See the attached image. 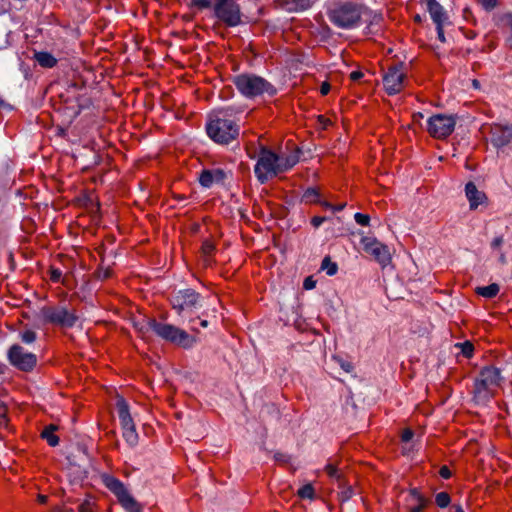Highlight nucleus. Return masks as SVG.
<instances>
[{
    "label": "nucleus",
    "mask_w": 512,
    "mask_h": 512,
    "mask_svg": "<svg viewBox=\"0 0 512 512\" xmlns=\"http://www.w3.org/2000/svg\"><path fill=\"white\" fill-rule=\"evenodd\" d=\"M415 21H417V22H420V21H421V18H420V16H419V15H417V16L415 17Z\"/></svg>",
    "instance_id": "nucleus-63"
},
{
    "label": "nucleus",
    "mask_w": 512,
    "mask_h": 512,
    "mask_svg": "<svg viewBox=\"0 0 512 512\" xmlns=\"http://www.w3.org/2000/svg\"><path fill=\"white\" fill-rule=\"evenodd\" d=\"M439 474L444 479H449L451 477V471L447 466H442L439 470Z\"/></svg>",
    "instance_id": "nucleus-48"
},
{
    "label": "nucleus",
    "mask_w": 512,
    "mask_h": 512,
    "mask_svg": "<svg viewBox=\"0 0 512 512\" xmlns=\"http://www.w3.org/2000/svg\"><path fill=\"white\" fill-rule=\"evenodd\" d=\"M190 328L194 332H199V326L206 328L208 326V321L203 319L200 321H197L195 318L189 319Z\"/></svg>",
    "instance_id": "nucleus-35"
},
{
    "label": "nucleus",
    "mask_w": 512,
    "mask_h": 512,
    "mask_svg": "<svg viewBox=\"0 0 512 512\" xmlns=\"http://www.w3.org/2000/svg\"><path fill=\"white\" fill-rule=\"evenodd\" d=\"M478 85H479L478 81H477V80H474V81H473V86H474V87H478Z\"/></svg>",
    "instance_id": "nucleus-61"
},
{
    "label": "nucleus",
    "mask_w": 512,
    "mask_h": 512,
    "mask_svg": "<svg viewBox=\"0 0 512 512\" xmlns=\"http://www.w3.org/2000/svg\"><path fill=\"white\" fill-rule=\"evenodd\" d=\"M56 430L57 426L51 424L46 426L41 433L42 438H44L52 447H55L59 444V438L54 434Z\"/></svg>",
    "instance_id": "nucleus-23"
},
{
    "label": "nucleus",
    "mask_w": 512,
    "mask_h": 512,
    "mask_svg": "<svg viewBox=\"0 0 512 512\" xmlns=\"http://www.w3.org/2000/svg\"><path fill=\"white\" fill-rule=\"evenodd\" d=\"M485 10L490 11L497 5V0H478Z\"/></svg>",
    "instance_id": "nucleus-40"
},
{
    "label": "nucleus",
    "mask_w": 512,
    "mask_h": 512,
    "mask_svg": "<svg viewBox=\"0 0 512 512\" xmlns=\"http://www.w3.org/2000/svg\"><path fill=\"white\" fill-rule=\"evenodd\" d=\"M279 155L261 145L258 161L254 167V173L261 184L266 183L270 178L280 174Z\"/></svg>",
    "instance_id": "nucleus-6"
},
{
    "label": "nucleus",
    "mask_w": 512,
    "mask_h": 512,
    "mask_svg": "<svg viewBox=\"0 0 512 512\" xmlns=\"http://www.w3.org/2000/svg\"><path fill=\"white\" fill-rule=\"evenodd\" d=\"M426 6L435 25L448 23L447 13L439 2L436 0H426Z\"/></svg>",
    "instance_id": "nucleus-17"
},
{
    "label": "nucleus",
    "mask_w": 512,
    "mask_h": 512,
    "mask_svg": "<svg viewBox=\"0 0 512 512\" xmlns=\"http://www.w3.org/2000/svg\"><path fill=\"white\" fill-rule=\"evenodd\" d=\"M503 243H504V238H503V236H502V235H500V236H496V237L492 240V242H491V248H492L493 250H498V249L502 246V244H503Z\"/></svg>",
    "instance_id": "nucleus-42"
},
{
    "label": "nucleus",
    "mask_w": 512,
    "mask_h": 512,
    "mask_svg": "<svg viewBox=\"0 0 512 512\" xmlns=\"http://www.w3.org/2000/svg\"><path fill=\"white\" fill-rule=\"evenodd\" d=\"M498 260H499V262H500L501 264H506V257H505V254H504V253H500V255H499V259H498Z\"/></svg>",
    "instance_id": "nucleus-56"
},
{
    "label": "nucleus",
    "mask_w": 512,
    "mask_h": 512,
    "mask_svg": "<svg viewBox=\"0 0 512 512\" xmlns=\"http://www.w3.org/2000/svg\"><path fill=\"white\" fill-rule=\"evenodd\" d=\"M233 83L238 91L247 98L267 94L274 96L276 88L264 78L254 74H240L234 77Z\"/></svg>",
    "instance_id": "nucleus-4"
},
{
    "label": "nucleus",
    "mask_w": 512,
    "mask_h": 512,
    "mask_svg": "<svg viewBox=\"0 0 512 512\" xmlns=\"http://www.w3.org/2000/svg\"><path fill=\"white\" fill-rule=\"evenodd\" d=\"M363 76H364V74H363L361 71H353V72L350 74V79H351L352 81H358V80H360Z\"/></svg>",
    "instance_id": "nucleus-52"
},
{
    "label": "nucleus",
    "mask_w": 512,
    "mask_h": 512,
    "mask_svg": "<svg viewBox=\"0 0 512 512\" xmlns=\"http://www.w3.org/2000/svg\"><path fill=\"white\" fill-rule=\"evenodd\" d=\"M435 501L440 508H445L450 504L451 499L448 493L440 492L436 494Z\"/></svg>",
    "instance_id": "nucleus-30"
},
{
    "label": "nucleus",
    "mask_w": 512,
    "mask_h": 512,
    "mask_svg": "<svg viewBox=\"0 0 512 512\" xmlns=\"http://www.w3.org/2000/svg\"><path fill=\"white\" fill-rule=\"evenodd\" d=\"M507 34H508V36H507L506 42L509 45V47L512 48V31L507 32Z\"/></svg>",
    "instance_id": "nucleus-55"
},
{
    "label": "nucleus",
    "mask_w": 512,
    "mask_h": 512,
    "mask_svg": "<svg viewBox=\"0 0 512 512\" xmlns=\"http://www.w3.org/2000/svg\"><path fill=\"white\" fill-rule=\"evenodd\" d=\"M500 291V286L497 283H492L488 286H481L475 289V292L484 298H494Z\"/></svg>",
    "instance_id": "nucleus-22"
},
{
    "label": "nucleus",
    "mask_w": 512,
    "mask_h": 512,
    "mask_svg": "<svg viewBox=\"0 0 512 512\" xmlns=\"http://www.w3.org/2000/svg\"><path fill=\"white\" fill-rule=\"evenodd\" d=\"M299 162L298 154H291L285 158L279 156V169L280 173L288 171Z\"/></svg>",
    "instance_id": "nucleus-24"
},
{
    "label": "nucleus",
    "mask_w": 512,
    "mask_h": 512,
    "mask_svg": "<svg viewBox=\"0 0 512 512\" xmlns=\"http://www.w3.org/2000/svg\"><path fill=\"white\" fill-rule=\"evenodd\" d=\"M36 332L33 330H25L20 333V339L26 344H31L36 340Z\"/></svg>",
    "instance_id": "nucleus-33"
},
{
    "label": "nucleus",
    "mask_w": 512,
    "mask_h": 512,
    "mask_svg": "<svg viewBox=\"0 0 512 512\" xmlns=\"http://www.w3.org/2000/svg\"><path fill=\"white\" fill-rule=\"evenodd\" d=\"M8 424L7 407L3 401L0 400V427H6Z\"/></svg>",
    "instance_id": "nucleus-36"
},
{
    "label": "nucleus",
    "mask_w": 512,
    "mask_h": 512,
    "mask_svg": "<svg viewBox=\"0 0 512 512\" xmlns=\"http://www.w3.org/2000/svg\"><path fill=\"white\" fill-rule=\"evenodd\" d=\"M202 250L205 255H210L214 250V246L209 242H205L202 246Z\"/></svg>",
    "instance_id": "nucleus-50"
},
{
    "label": "nucleus",
    "mask_w": 512,
    "mask_h": 512,
    "mask_svg": "<svg viewBox=\"0 0 512 512\" xmlns=\"http://www.w3.org/2000/svg\"><path fill=\"white\" fill-rule=\"evenodd\" d=\"M501 381V372L498 368L493 366L482 368L474 382L473 400L475 403L486 404L494 396V390Z\"/></svg>",
    "instance_id": "nucleus-3"
},
{
    "label": "nucleus",
    "mask_w": 512,
    "mask_h": 512,
    "mask_svg": "<svg viewBox=\"0 0 512 512\" xmlns=\"http://www.w3.org/2000/svg\"><path fill=\"white\" fill-rule=\"evenodd\" d=\"M316 282L312 279V277L305 278L303 282V287L306 290L313 289L315 287Z\"/></svg>",
    "instance_id": "nucleus-47"
},
{
    "label": "nucleus",
    "mask_w": 512,
    "mask_h": 512,
    "mask_svg": "<svg viewBox=\"0 0 512 512\" xmlns=\"http://www.w3.org/2000/svg\"><path fill=\"white\" fill-rule=\"evenodd\" d=\"M365 6L360 3L346 1L335 4L328 12L330 22L344 30H350L360 24Z\"/></svg>",
    "instance_id": "nucleus-2"
},
{
    "label": "nucleus",
    "mask_w": 512,
    "mask_h": 512,
    "mask_svg": "<svg viewBox=\"0 0 512 512\" xmlns=\"http://www.w3.org/2000/svg\"><path fill=\"white\" fill-rule=\"evenodd\" d=\"M339 364H340L341 368L347 373L351 372L354 368L350 362H346L343 360H339Z\"/></svg>",
    "instance_id": "nucleus-49"
},
{
    "label": "nucleus",
    "mask_w": 512,
    "mask_h": 512,
    "mask_svg": "<svg viewBox=\"0 0 512 512\" xmlns=\"http://www.w3.org/2000/svg\"><path fill=\"white\" fill-rule=\"evenodd\" d=\"M465 194L469 201L470 209H476L486 199L484 192L479 191L473 182H468L465 186Z\"/></svg>",
    "instance_id": "nucleus-18"
},
{
    "label": "nucleus",
    "mask_w": 512,
    "mask_h": 512,
    "mask_svg": "<svg viewBox=\"0 0 512 512\" xmlns=\"http://www.w3.org/2000/svg\"><path fill=\"white\" fill-rule=\"evenodd\" d=\"M102 481L107 489H109L116 497L121 506L127 512H142L141 505L128 492L125 485L117 478L104 474Z\"/></svg>",
    "instance_id": "nucleus-8"
},
{
    "label": "nucleus",
    "mask_w": 512,
    "mask_h": 512,
    "mask_svg": "<svg viewBox=\"0 0 512 512\" xmlns=\"http://www.w3.org/2000/svg\"><path fill=\"white\" fill-rule=\"evenodd\" d=\"M456 512H464V511H463V509L460 506H458L457 509H456Z\"/></svg>",
    "instance_id": "nucleus-62"
},
{
    "label": "nucleus",
    "mask_w": 512,
    "mask_h": 512,
    "mask_svg": "<svg viewBox=\"0 0 512 512\" xmlns=\"http://www.w3.org/2000/svg\"><path fill=\"white\" fill-rule=\"evenodd\" d=\"M364 250L372 255L382 267H386L391 261L389 248L375 239L364 240Z\"/></svg>",
    "instance_id": "nucleus-15"
},
{
    "label": "nucleus",
    "mask_w": 512,
    "mask_h": 512,
    "mask_svg": "<svg viewBox=\"0 0 512 512\" xmlns=\"http://www.w3.org/2000/svg\"><path fill=\"white\" fill-rule=\"evenodd\" d=\"M318 121L324 129L330 124V120L325 118L323 115L318 116Z\"/></svg>",
    "instance_id": "nucleus-53"
},
{
    "label": "nucleus",
    "mask_w": 512,
    "mask_h": 512,
    "mask_svg": "<svg viewBox=\"0 0 512 512\" xmlns=\"http://www.w3.org/2000/svg\"><path fill=\"white\" fill-rule=\"evenodd\" d=\"M251 159L255 158V154H248Z\"/></svg>",
    "instance_id": "nucleus-64"
},
{
    "label": "nucleus",
    "mask_w": 512,
    "mask_h": 512,
    "mask_svg": "<svg viewBox=\"0 0 512 512\" xmlns=\"http://www.w3.org/2000/svg\"><path fill=\"white\" fill-rule=\"evenodd\" d=\"M409 496L411 502H416L414 505L411 504L409 506L410 512H422L426 508L428 500L423 497L417 489L410 490Z\"/></svg>",
    "instance_id": "nucleus-20"
},
{
    "label": "nucleus",
    "mask_w": 512,
    "mask_h": 512,
    "mask_svg": "<svg viewBox=\"0 0 512 512\" xmlns=\"http://www.w3.org/2000/svg\"><path fill=\"white\" fill-rule=\"evenodd\" d=\"M298 496L302 499L313 500L315 498V491L312 484L308 483L301 487L298 492Z\"/></svg>",
    "instance_id": "nucleus-26"
},
{
    "label": "nucleus",
    "mask_w": 512,
    "mask_h": 512,
    "mask_svg": "<svg viewBox=\"0 0 512 512\" xmlns=\"http://www.w3.org/2000/svg\"><path fill=\"white\" fill-rule=\"evenodd\" d=\"M413 436H414V432L411 429L407 428L403 431V433L401 435V439L403 442L407 443L412 440Z\"/></svg>",
    "instance_id": "nucleus-44"
},
{
    "label": "nucleus",
    "mask_w": 512,
    "mask_h": 512,
    "mask_svg": "<svg viewBox=\"0 0 512 512\" xmlns=\"http://www.w3.org/2000/svg\"><path fill=\"white\" fill-rule=\"evenodd\" d=\"M62 276V272L60 269L52 268L50 272V279L53 282H59Z\"/></svg>",
    "instance_id": "nucleus-43"
},
{
    "label": "nucleus",
    "mask_w": 512,
    "mask_h": 512,
    "mask_svg": "<svg viewBox=\"0 0 512 512\" xmlns=\"http://www.w3.org/2000/svg\"><path fill=\"white\" fill-rule=\"evenodd\" d=\"M456 118L452 115L436 114L427 121V131L438 139L448 137L455 129Z\"/></svg>",
    "instance_id": "nucleus-11"
},
{
    "label": "nucleus",
    "mask_w": 512,
    "mask_h": 512,
    "mask_svg": "<svg viewBox=\"0 0 512 512\" xmlns=\"http://www.w3.org/2000/svg\"><path fill=\"white\" fill-rule=\"evenodd\" d=\"M457 346L461 348V353L463 354V356H465L466 358L472 357L474 346L471 342L465 341L463 343L457 344Z\"/></svg>",
    "instance_id": "nucleus-31"
},
{
    "label": "nucleus",
    "mask_w": 512,
    "mask_h": 512,
    "mask_svg": "<svg viewBox=\"0 0 512 512\" xmlns=\"http://www.w3.org/2000/svg\"><path fill=\"white\" fill-rule=\"evenodd\" d=\"M339 488L342 489V491L339 493V499L341 502L348 501L353 496V489L351 486H346L344 481L338 483Z\"/></svg>",
    "instance_id": "nucleus-29"
},
{
    "label": "nucleus",
    "mask_w": 512,
    "mask_h": 512,
    "mask_svg": "<svg viewBox=\"0 0 512 512\" xmlns=\"http://www.w3.org/2000/svg\"><path fill=\"white\" fill-rule=\"evenodd\" d=\"M123 430V438L125 441L132 447L136 446L138 444V434L136 432L135 427L131 428H125Z\"/></svg>",
    "instance_id": "nucleus-25"
},
{
    "label": "nucleus",
    "mask_w": 512,
    "mask_h": 512,
    "mask_svg": "<svg viewBox=\"0 0 512 512\" xmlns=\"http://www.w3.org/2000/svg\"><path fill=\"white\" fill-rule=\"evenodd\" d=\"M40 313L45 322L64 328L73 327L79 319L75 311L61 305L45 306Z\"/></svg>",
    "instance_id": "nucleus-9"
},
{
    "label": "nucleus",
    "mask_w": 512,
    "mask_h": 512,
    "mask_svg": "<svg viewBox=\"0 0 512 512\" xmlns=\"http://www.w3.org/2000/svg\"><path fill=\"white\" fill-rule=\"evenodd\" d=\"M39 499H40V501H41L42 503H44V502H46L47 497H46V496H42V495H41V496L39 497Z\"/></svg>",
    "instance_id": "nucleus-59"
},
{
    "label": "nucleus",
    "mask_w": 512,
    "mask_h": 512,
    "mask_svg": "<svg viewBox=\"0 0 512 512\" xmlns=\"http://www.w3.org/2000/svg\"><path fill=\"white\" fill-rule=\"evenodd\" d=\"M8 359L15 368L29 372L37 364V357L34 353L26 351L18 344L12 345L8 350Z\"/></svg>",
    "instance_id": "nucleus-12"
},
{
    "label": "nucleus",
    "mask_w": 512,
    "mask_h": 512,
    "mask_svg": "<svg viewBox=\"0 0 512 512\" xmlns=\"http://www.w3.org/2000/svg\"><path fill=\"white\" fill-rule=\"evenodd\" d=\"M201 296L193 289L179 290L171 298L173 309L181 317L185 316L186 312H191L193 309L201 306Z\"/></svg>",
    "instance_id": "nucleus-10"
},
{
    "label": "nucleus",
    "mask_w": 512,
    "mask_h": 512,
    "mask_svg": "<svg viewBox=\"0 0 512 512\" xmlns=\"http://www.w3.org/2000/svg\"><path fill=\"white\" fill-rule=\"evenodd\" d=\"M319 197L320 194L315 188H308L303 194V200L306 203H318L320 202Z\"/></svg>",
    "instance_id": "nucleus-28"
},
{
    "label": "nucleus",
    "mask_w": 512,
    "mask_h": 512,
    "mask_svg": "<svg viewBox=\"0 0 512 512\" xmlns=\"http://www.w3.org/2000/svg\"><path fill=\"white\" fill-rule=\"evenodd\" d=\"M34 59L41 67L44 68H52L57 63L56 58L52 54L44 51L35 52Z\"/></svg>",
    "instance_id": "nucleus-21"
},
{
    "label": "nucleus",
    "mask_w": 512,
    "mask_h": 512,
    "mask_svg": "<svg viewBox=\"0 0 512 512\" xmlns=\"http://www.w3.org/2000/svg\"><path fill=\"white\" fill-rule=\"evenodd\" d=\"M354 219H355L356 223L361 225V226H368L369 222H370L369 215L362 214V213H356L354 215Z\"/></svg>",
    "instance_id": "nucleus-37"
},
{
    "label": "nucleus",
    "mask_w": 512,
    "mask_h": 512,
    "mask_svg": "<svg viewBox=\"0 0 512 512\" xmlns=\"http://www.w3.org/2000/svg\"><path fill=\"white\" fill-rule=\"evenodd\" d=\"M405 77L406 74L402 69V65L389 67L388 71L383 77V84L386 92L389 95H395L399 93L403 88Z\"/></svg>",
    "instance_id": "nucleus-14"
},
{
    "label": "nucleus",
    "mask_w": 512,
    "mask_h": 512,
    "mask_svg": "<svg viewBox=\"0 0 512 512\" xmlns=\"http://www.w3.org/2000/svg\"><path fill=\"white\" fill-rule=\"evenodd\" d=\"M321 269L326 270L327 275L333 276L337 273L338 266L329 257H325L322 261Z\"/></svg>",
    "instance_id": "nucleus-27"
},
{
    "label": "nucleus",
    "mask_w": 512,
    "mask_h": 512,
    "mask_svg": "<svg viewBox=\"0 0 512 512\" xmlns=\"http://www.w3.org/2000/svg\"><path fill=\"white\" fill-rule=\"evenodd\" d=\"M117 410L122 429L135 427L134 421L129 411V406L123 398L118 399Z\"/></svg>",
    "instance_id": "nucleus-19"
},
{
    "label": "nucleus",
    "mask_w": 512,
    "mask_h": 512,
    "mask_svg": "<svg viewBox=\"0 0 512 512\" xmlns=\"http://www.w3.org/2000/svg\"><path fill=\"white\" fill-rule=\"evenodd\" d=\"M322 206L326 207V208H333V206L331 204H329L328 202H319Z\"/></svg>",
    "instance_id": "nucleus-58"
},
{
    "label": "nucleus",
    "mask_w": 512,
    "mask_h": 512,
    "mask_svg": "<svg viewBox=\"0 0 512 512\" xmlns=\"http://www.w3.org/2000/svg\"><path fill=\"white\" fill-rule=\"evenodd\" d=\"M500 25L505 30V33L512 31V14L503 15L500 19Z\"/></svg>",
    "instance_id": "nucleus-32"
},
{
    "label": "nucleus",
    "mask_w": 512,
    "mask_h": 512,
    "mask_svg": "<svg viewBox=\"0 0 512 512\" xmlns=\"http://www.w3.org/2000/svg\"><path fill=\"white\" fill-rule=\"evenodd\" d=\"M214 17L227 27H236L243 23L240 5L235 0H214Z\"/></svg>",
    "instance_id": "nucleus-7"
},
{
    "label": "nucleus",
    "mask_w": 512,
    "mask_h": 512,
    "mask_svg": "<svg viewBox=\"0 0 512 512\" xmlns=\"http://www.w3.org/2000/svg\"><path fill=\"white\" fill-rule=\"evenodd\" d=\"M79 512H92L89 503H83L79 506Z\"/></svg>",
    "instance_id": "nucleus-54"
},
{
    "label": "nucleus",
    "mask_w": 512,
    "mask_h": 512,
    "mask_svg": "<svg viewBox=\"0 0 512 512\" xmlns=\"http://www.w3.org/2000/svg\"><path fill=\"white\" fill-rule=\"evenodd\" d=\"M344 207H345V204H340L337 207H333V209L336 211H341L342 209H344Z\"/></svg>",
    "instance_id": "nucleus-57"
},
{
    "label": "nucleus",
    "mask_w": 512,
    "mask_h": 512,
    "mask_svg": "<svg viewBox=\"0 0 512 512\" xmlns=\"http://www.w3.org/2000/svg\"><path fill=\"white\" fill-rule=\"evenodd\" d=\"M444 25L445 24H436V31H437L438 39L443 43L446 42V38L444 35Z\"/></svg>",
    "instance_id": "nucleus-45"
},
{
    "label": "nucleus",
    "mask_w": 512,
    "mask_h": 512,
    "mask_svg": "<svg viewBox=\"0 0 512 512\" xmlns=\"http://www.w3.org/2000/svg\"><path fill=\"white\" fill-rule=\"evenodd\" d=\"M274 459H275V461H277L279 463L286 464L289 462L290 456L285 453H282V452H276L274 454Z\"/></svg>",
    "instance_id": "nucleus-41"
},
{
    "label": "nucleus",
    "mask_w": 512,
    "mask_h": 512,
    "mask_svg": "<svg viewBox=\"0 0 512 512\" xmlns=\"http://www.w3.org/2000/svg\"><path fill=\"white\" fill-rule=\"evenodd\" d=\"M191 3L199 9H207L213 6L211 0H192Z\"/></svg>",
    "instance_id": "nucleus-38"
},
{
    "label": "nucleus",
    "mask_w": 512,
    "mask_h": 512,
    "mask_svg": "<svg viewBox=\"0 0 512 512\" xmlns=\"http://www.w3.org/2000/svg\"><path fill=\"white\" fill-rule=\"evenodd\" d=\"M325 470L327 472V474L331 477V478H334L336 479V481L339 483L343 480L342 478V475L338 472V470L336 469V467L332 464H328L326 467H325Z\"/></svg>",
    "instance_id": "nucleus-34"
},
{
    "label": "nucleus",
    "mask_w": 512,
    "mask_h": 512,
    "mask_svg": "<svg viewBox=\"0 0 512 512\" xmlns=\"http://www.w3.org/2000/svg\"><path fill=\"white\" fill-rule=\"evenodd\" d=\"M331 89V86L328 82H323L320 86V93L322 95H327Z\"/></svg>",
    "instance_id": "nucleus-51"
},
{
    "label": "nucleus",
    "mask_w": 512,
    "mask_h": 512,
    "mask_svg": "<svg viewBox=\"0 0 512 512\" xmlns=\"http://www.w3.org/2000/svg\"><path fill=\"white\" fill-rule=\"evenodd\" d=\"M226 177L223 169H205L199 175V182L204 188H210L213 184H223Z\"/></svg>",
    "instance_id": "nucleus-16"
},
{
    "label": "nucleus",
    "mask_w": 512,
    "mask_h": 512,
    "mask_svg": "<svg viewBox=\"0 0 512 512\" xmlns=\"http://www.w3.org/2000/svg\"><path fill=\"white\" fill-rule=\"evenodd\" d=\"M112 274V271L110 268H100L97 272H96V277L99 279V280H105V279H108Z\"/></svg>",
    "instance_id": "nucleus-39"
},
{
    "label": "nucleus",
    "mask_w": 512,
    "mask_h": 512,
    "mask_svg": "<svg viewBox=\"0 0 512 512\" xmlns=\"http://www.w3.org/2000/svg\"><path fill=\"white\" fill-rule=\"evenodd\" d=\"M325 221H326V217H322V216H314V217L311 219V224L313 225V227L318 228V227H320V226H321Z\"/></svg>",
    "instance_id": "nucleus-46"
},
{
    "label": "nucleus",
    "mask_w": 512,
    "mask_h": 512,
    "mask_svg": "<svg viewBox=\"0 0 512 512\" xmlns=\"http://www.w3.org/2000/svg\"><path fill=\"white\" fill-rule=\"evenodd\" d=\"M208 136L218 144H229L239 135V126L230 119L216 117L206 125Z\"/></svg>",
    "instance_id": "nucleus-5"
},
{
    "label": "nucleus",
    "mask_w": 512,
    "mask_h": 512,
    "mask_svg": "<svg viewBox=\"0 0 512 512\" xmlns=\"http://www.w3.org/2000/svg\"><path fill=\"white\" fill-rule=\"evenodd\" d=\"M422 118L423 117V114L422 113H417V114H414V118Z\"/></svg>",
    "instance_id": "nucleus-60"
},
{
    "label": "nucleus",
    "mask_w": 512,
    "mask_h": 512,
    "mask_svg": "<svg viewBox=\"0 0 512 512\" xmlns=\"http://www.w3.org/2000/svg\"><path fill=\"white\" fill-rule=\"evenodd\" d=\"M135 327L143 336L149 331H153L161 339L185 349L193 347L197 342L196 337L188 334L186 331L171 324L158 322L154 318H145L140 322H136Z\"/></svg>",
    "instance_id": "nucleus-1"
},
{
    "label": "nucleus",
    "mask_w": 512,
    "mask_h": 512,
    "mask_svg": "<svg viewBox=\"0 0 512 512\" xmlns=\"http://www.w3.org/2000/svg\"><path fill=\"white\" fill-rule=\"evenodd\" d=\"M490 143L498 151L512 144V125L493 124L490 126Z\"/></svg>",
    "instance_id": "nucleus-13"
}]
</instances>
